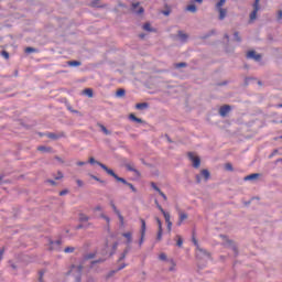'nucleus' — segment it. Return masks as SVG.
<instances>
[{
	"label": "nucleus",
	"mask_w": 282,
	"mask_h": 282,
	"mask_svg": "<svg viewBox=\"0 0 282 282\" xmlns=\"http://www.w3.org/2000/svg\"><path fill=\"white\" fill-rule=\"evenodd\" d=\"M74 251H75L74 247H66L64 250L65 253H73Z\"/></svg>",
	"instance_id": "f704fd0d"
},
{
	"label": "nucleus",
	"mask_w": 282,
	"mask_h": 282,
	"mask_svg": "<svg viewBox=\"0 0 282 282\" xmlns=\"http://www.w3.org/2000/svg\"><path fill=\"white\" fill-rule=\"evenodd\" d=\"M186 66H187V64L185 62H180L178 64L175 65L176 68H183Z\"/></svg>",
	"instance_id": "e433bc0d"
},
{
	"label": "nucleus",
	"mask_w": 282,
	"mask_h": 282,
	"mask_svg": "<svg viewBox=\"0 0 282 282\" xmlns=\"http://www.w3.org/2000/svg\"><path fill=\"white\" fill-rule=\"evenodd\" d=\"M159 259L162 260V261H166L167 256L164 252H162V253H160Z\"/></svg>",
	"instance_id": "ea45409f"
},
{
	"label": "nucleus",
	"mask_w": 282,
	"mask_h": 282,
	"mask_svg": "<svg viewBox=\"0 0 282 282\" xmlns=\"http://www.w3.org/2000/svg\"><path fill=\"white\" fill-rule=\"evenodd\" d=\"M176 239H177L176 246H177L178 248H182V247H183V238H182L181 236H176Z\"/></svg>",
	"instance_id": "cd10ccee"
},
{
	"label": "nucleus",
	"mask_w": 282,
	"mask_h": 282,
	"mask_svg": "<svg viewBox=\"0 0 282 282\" xmlns=\"http://www.w3.org/2000/svg\"><path fill=\"white\" fill-rule=\"evenodd\" d=\"M100 165V167L107 172L109 175L113 176L118 182H121L123 184H126V186H128L132 193H137V188L134 187L133 184L127 182L124 178L119 177L112 170L108 169L106 165H104V163H98Z\"/></svg>",
	"instance_id": "f257e3e1"
},
{
	"label": "nucleus",
	"mask_w": 282,
	"mask_h": 282,
	"mask_svg": "<svg viewBox=\"0 0 282 282\" xmlns=\"http://www.w3.org/2000/svg\"><path fill=\"white\" fill-rule=\"evenodd\" d=\"M143 30L151 32V31H152V29H151V23H145V24L143 25Z\"/></svg>",
	"instance_id": "4c0bfd02"
},
{
	"label": "nucleus",
	"mask_w": 282,
	"mask_h": 282,
	"mask_svg": "<svg viewBox=\"0 0 282 282\" xmlns=\"http://www.w3.org/2000/svg\"><path fill=\"white\" fill-rule=\"evenodd\" d=\"M3 252H4V249H1V250H0V260L3 259Z\"/></svg>",
	"instance_id": "13d9d810"
},
{
	"label": "nucleus",
	"mask_w": 282,
	"mask_h": 282,
	"mask_svg": "<svg viewBox=\"0 0 282 282\" xmlns=\"http://www.w3.org/2000/svg\"><path fill=\"white\" fill-rule=\"evenodd\" d=\"M166 224H167V230H169V232H171L172 231L173 223L172 221H167Z\"/></svg>",
	"instance_id": "de8ad7c7"
},
{
	"label": "nucleus",
	"mask_w": 282,
	"mask_h": 282,
	"mask_svg": "<svg viewBox=\"0 0 282 282\" xmlns=\"http://www.w3.org/2000/svg\"><path fill=\"white\" fill-rule=\"evenodd\" d=\"M77 166H84L86 165L85 161H77L76 163Z\"/></svg>",
	"instance_id": "3c124183"
},
{
	"label": "nucleus",
	"mask_w": 282,
	"mask_h": 282,
	"mask_svg": "<svg viewBox=\"0 0 282 282\" xmlns=\"http://www.w3.org/2000/svg\"><path fill=\"white\" fill-rule=\"evenodd\" d=\"M147 108H149V104L148 102H138L135 105V109H138V110H144Z\"/></svg>",
	"instance_id": "dca6fc26"
},
{
	"label": "nucleus",
	"mask_w": 282,
	"mask_h": 282,
	"mask_svg": "<svg viewBox=\"0 0 282 282\" xmlns=\"http://www.w3.org/2000/svg\"><path fill=\"white\" fill-rule=\"evenodd\" d=\"M68 194V191L67 189H64V191H61L59 192V196H65Z\"/></svg>",
	"instance_id": "8fccbe9b"
},
{
	"label": "nucleus",
	"mask_w": 282,
	"mask_h": 282,
	"mask_svg": "<svg viewBox=\"0 0 282 282\" xmlns=\"http://www.w3.org/2000/svg\"><path fill=\"white\" fill-rule=\"evenodd\" d=\"M101 218H104L108 224L110 223L109 217L105 216L104 214H101Z\"/></svg>",
	"instance_id": "5fc2aeb1"
},
{
	"label": "nucleus",
	"mask_w": 282,
	"mask_h": 282,
	"mask_svg": "<svg viewBox=\"0 0 282 282\" xmlns=\"http://www.w3.org/2000/svg\"><path fill=\"white\" fill-rule=\"evenodd\" d=\"M110 206L112 207L113 212L116 213V215L119 217L121 225L124 224V218L121 214V212H119V209L117 208V206L115 205L113 200L110 202Z\"/></svg>",
	"instance_id": "0eeeda50"
},
{
	"label": "nucleus",
	"mask_w": 282,
	"mask_h": 282,
	"mask_svg": "<svg viewBox=\"0 0 282 282\" xmlns=\"http://www.w3.org/2000/svg\"><path fill=\"white\" fill-rule=\"evenodd\" d=\"M129 120L134 121L137 123H143V120L140 118H137L133 113L129 115Z\"/></svg>",
	"instance_id": "aec40b11"
},
{
	"label": "nucleus",
	"mask_w": 282,
	"mask_h": 282,
	"mask_svg": "<svg viewBox=\"0 0 282 282\" xmlns=\"http://www.w3.org/2000/svg\"><path fill=\"white\" fill-rule=\"evenodd\" d=\"M226 4V0H219L216 3V8L219 12V19L224 20L227 17V9H223V7Z\"/></svg>",
	"instance_id": "7ed1b4c3"
},
{
	"label": "nucleus",
	"mask_w": 282,
	"mask_h": 282,
	"mask_svg": "<svg viewBox=\"0 0 282 282\" xmlns=\"http://www.w3.org/2000/svg\"><path fill=\"white\" fill-rule=\"evenodd\" d=\"M188 219V214H184V212H178V221L177 226H181L184 220Z\"/></svg>",
	"instance_id": "ddd939ff"
},
{
	"label": "nucleus",
	"mask_w": 282,
	"mask_h": 282,
	"mask_svg": "<svg viewBox=\"0 0 282 282\" xmlns=\"http://www.w3.org/2000/svg\"><path fill=\"white\" fill-rule=\"evenodd\" d=\"M126 268V264H121V267L118 269L119 271L124 269Z\"/></svg>",
	"instance_id": "0e129e2a"
},
{
	"label": "nucleus",
	"mask_w": 282,
	"mask_h": 282,
	"mask_svg": "<svg viewBox=\"0 0 282 282\" xmlns=\"http://www.w3.org/2000/svg\"><path fill=\"white\" fill-rule=\"evenodd\" d=\"M275 108H282V104H278Z\"/></svg>",
	"instance_id": "69168bd1"
},
{
	"label": "nucleus",
	"mask_w": 282,
	"mask_h": 282,
	"mask_svg": "<svg viewBox=\"0 0 282 282\" xmlns=\"http://www.w3.org/2000/svg\"><path fill=\"white\" fill-rule=\"evenodd\" d=\"M158 226H159V231H158V236H156V240L161 241L162 239V235H163V226H162V221L159 218H155Z\"/></svg>",
	"instance_id": "9d476101"
},
{
	"label": "nucleus",
	"mask_w": 282,
	"mask_h": 282,
	"mask_svg": "<svg viewBox=\"0 0 282 282\" xmlns=\"http://www.w3.org/2000/svg\"><path fill=\"white\" fill-rule=\"evenodd\" d=\"M200 174L205 177L206 181H207V180L209 178V176H210V173H209L207 170H203V171L200 172Z\"/></svg>",
	"instance_id": "7c9ffc66"
},
{
	"label": "nucleus",
	"mask_w": 282,
	"mask_h": 282,
	"mask_svg": "<svg viewBox=\"0 0 282 282\" xmlns=\"http://www.w3.org/2000/svg\"><path fill=\"white\" fill-rule=\"evenodd\" d=\"M91 177H93L94 180H96V181H100V178H98V177L95 176V175H91Z\"/></svg>",
	"instance_id": "e2e57ef3"
},
{
	"label": "nucleus",
	"mask_w": 282,
	"mask_h": 282,
	"mask_svg": "<svg viewBox=\"0 0 282 282\" xmlns=\"http://www.w3.org/2000/svg\"><path fill=\"white\" fill-rule=\"evenodd\" d=\"M47 138H51V140H57L58 137L54 133H48Z\"/></svg>",
	"instance_id": "79ce46f5"
},
{
	"label": "nucleus",
	"mask_w": 282,
	"mask_h": 282,
	"mask_svg": "<svg viewBox=\"0 0 282 282\" xmlns=\"http://www.w3.org/2000/svg\"><path fill=\"white\" fill-rule=\"evenodd\" d=\"M126 169H127L129 172H134L138 176L141 175L140 172H139L138 170H135V169L133 167V165H131V163H128V164L126 165Z\"/></svg>",
	"instance_id": "a211bd4d"
},
{
	"label": "nucleus",
	"mask_w": 282,
	"mask_h": 282,
	"mask_svg": "<svg viewBox=\"0 0 282 282\" xmlns=\"http://www.w3.org/2000/svg\"><path fill=\"white\" fill-rule=\"evenodd\" d=\"M140 223H141V238L139 240V246L141 247L143 243H144V239H145V236H147V221L144 219H140Z\"/></svg>",
	"instance_id": "39448f33"
},
{
	"label": "nucleus",
	"mask_w": 282,
	"mask_h": 282,
	"mask_svg": "<svg viewBox=\"0 0 282 282\" xmlns=\"http://www.w3.org/2000/svg\"><path fill=\"white\" fill-rule=\"evenodd\" d=\"M152 188H154L155 192L160 194L161 197L166 202L167 197L166 195L155 185V183H151Z\"/></svg>",
	"instance_id": "4468645a"
},
{
	"label": "nucleus",
	"mask_w": 282,
	"mask_h": 282,
	"mask_svg": "<svg viewBox=\"0 0 282 282\" xmlns=\"http://www.w3.org/2000/svg\"><path fill=\"white\" fill-rule=\"evenodd\" d=\"M127 239V245L132 243V234L131 232H123L122 235Z\"/></svg>",
	"instance_id": "412c9836"
},
{
	"label": "nucleus",
	"mask_w": 282,
	"mask_h": 282,
	"mask_svg": "<svg viewBox=\"0 0 282 282\" xmlns=\"http://www.w3.org/2000/svg\"><path fill=\"white\" fill-rule=\"evenodd\" d=\"M37 151H40V152H50V151H52V148L41 145V147L37 148Z\"/></svg>",
	"instance_id": "bb28decb"
},
{
	"label": "nucleus",
	"mask_w": 282,
	"mask_h": 282,
	"mask_svg": "<svg viewBox=\"0 0 282 282\" xmlns=\"http://www.w3.org/2000/svg\"><path fill=\"white\" fill-rule=\"evenodd\" d=\"M61 245H62V242L59 240L51 241L48 250L50 251H59L61 250Z\"/></svg>",
	"instance_id": "6e6552de"
},
{
	"label": "nucleus",
	"mask_w": 282,
	"mask_h": 282,
	"mask_svg": "<svg viewBox=\"0 0 282 282\" xmlns=\"http://www.w3.org/2000/svg\"><path fill=\"white\" fill-rule=\"evenodd\" d=\"M67 64H68L70 67H78V66L82 65V62L73 61V62H67Z\"/></svg>",
	"instance_id": "a878e982"
},
{
	"label": "nucleus",
	"mask_w": 282,
	"mask_h": 282,
	"mask_svg": "<svg viewBox=\"0 0 282 282\" xmlns=\"http://www.w3.org/2000/svg\"><path fill=\"white\" fill-rule=\"evenodd\" d=\"M99 127H100L101 131L105 133V135H110L111 132L109 130H107V128L105 126L99 124Z\"/></svg>",
	"instance_id": "2f4dec72"
},
{
	"label": "nucleus",
	"mask_w": 282,
	"mask_h": 282,
	"mask_svg": "<svg viewBox=\"0 0 282 282\" xmlns=\"http://www.w3.org/2000/svg\"><path fill=\"white\" fill-rule=\"evenodd\" d=\"M89 163L90 164H95L96 163L98 166H100L99 164H102V163H99V161H96V159L94 156L89 158Z\"/></svg>",
	"instance_id": "72a5a7b5"
},
{
	"label": "nucleus",
	"mask_w": 282,
	"mask_h": 282,
	"mask_svg": "<svg viewBox=\"0 0 282 282\" xmlns=\"http://www.w3.org/2000/svg\"><path fill=\"white\" fill-rule=\"evenodd\" d=\"M192 3H198V4H202L203 3V0H191Z\"/></svg>",
	"instance_id": "6e6d98bb"
},
{
	"label": "nucleus",
	"mask_w": 282,
	"mask_h": 282,
	"mask_svg": "<svg viewBox=\"0 0 282 282\" xmlns=\"http://www.w3.org/2000/svg\"><path fill=\"white\" fill-rule=\"evenodd\" d=\"M259 3H260V0H254L253 11L250 14V21H254L257 19V13L260 10Z\"/></svg>",
	"instance_id": "423d86ee"
},
{
	"label": "nucleus",
	"mask_w": 282,
	"mask_h": 282,
	"mask_svg": "<svg viewBox=\"0 0 282 282\" xmlns=\"http://www.w3.org/2000/svg\"><path fill=\"white\" fill-rule=\"evenodd\" d=\"M163 14L169 17L170 15V11H163Z\"/></svg>",
	"instance_id": "680f3d73"
},
{
	"label": "nucleus",
	"mask_w": 282,
	"mask_h": 282,
	"mask_svg": "<svg viewBox=\"0 0 282 282\" xmlns=\"http://www.w3.org/2000/svg\"><path fill=\"white\" fill-rule=\"evenodd\" d=\"M234 39L236 42L240 43L241 42V37L239 36V33L238 32H235L234 33Z\"/></svg>",
	"instance_id": "c9c22d12"
},
{
	"label": "nucleus",
	"mask_w": 282,
	"mask_h": 282,
	"mask_svg": "<svg viewBox=\"0 0 282 282\" xmlns=\"http://www.w3.org/2000/svg\"><path fill=\"white\" fill-rule=\"evenodd\" d=\"M82 272H83L82 265L76 267L75 264H73L70 274H73V276H75L76 282H82Z\"/></svg>",
	"instance_id": "f03ea898"
},
{
	"label": "nucleus",
	"mask_w": 282,
	"mask_h": 282,
	"mask_svg": "<svg viewBox=\"0 0 282 282\" xmlns=\"http://www.w3.org/2000/svg\"><path fill=\"white\" fill-rule=\"evenodd\" d=\"M278 20H282V11H278Z\"/></svg>",
	"instance_id": "4d7b16f0"
},
{
	"label": "nucleus",
	"mask_w": 282,
	"mask_h": 282,
	"mask_svg": "<svg viewBox=\"0 0 282 282\" xmlns=\"http://www.w3.org/2000/svg\"><path fill=\"white\" fill-rule=\"evenodd\" d=\"M76 184L79 188L84 186V182L82 180H76Z\"/></svg>",
	"instance_id": "a18cd8bd"
},
{
	"label": "nucleus",
	"mask_w": 282,
	"mask_h": 282,
	"mask_svg": "<svg viewBox=\"0 0 282 282\" xmlns=\"http://www.w3.org/2000/svg\"><path fill=\"white\" fill-rule=\"evenodd\" d=\"M196 181L199 183L202 182V177L199 175L196 176Z\"/></svg>",
	"instance_id": "052dcab7"
},
{
	"label": "nucleus",
	"mask_w": 282,
	"mask_h": 282,
	"mask_svg": "<svg viewBox=\"0 0 282 282\" xmlns=\"http://www.w3.org/2000/svg\"><path fill=\"white\" fill-rule=\"evenodd\" d=\"M186 11L192 12V13H196L197 12V6L194 3H191L186 7Z\"/></svg>",
	"instance_id": "f3484780"
},
{
	"label": "nucleus",
	"mask_w": 282,
	"mask_h": 282,
	"mask_svg": "<svg viewBox=\"0 0 282 282\" xmlns=\"http://www.w3.org/2000/svg\"><path fill=\"white\" fill-rule=\"evenodd\" d=\"M170 262L172 263V268H170V271H175L176 264H175L174 260L172 259Z\"/></svg>",
	"instance_id": "09e8293b"
},
{
	"label": "nucleus",
	"mask_w": 282,
	"mask_h": 282,
	"mask_svg": "<svg viewBox=\"0 0 282 282\" xmlns=\"http://www.w3.org/2000/svg\"><path fill=\"white\" fill-rule=\"evenodd\" d=\"M259 177V174H250L245 177V181H253Z\"/></svg>",
	"instance_id": "393cba45"
},
{
	"label": "nucleus",
	"mask_w": 282,
	"mask_h": 282,
	"mask_svg": "<svg viewBox=\"0 0 282 282\" xmlns=\"http://www.w3.org/2000/svg\"><path fill=\"white\" fill-rule=\"evenodd\" d=\"M128 254V250H124L123 253H121L120 261L124 260Z\"/></svg>",
	"instance_id": "37998d69"
},
{
	"label": "nucleus",
	"mask_w": 282,
	"mask_h": 282,
	"mask_svg": "<svg viewBox=\"0 0 282 282\" xmlns=\"http://www.w3.org/2000/svg\"><path fill=\"white\" fill-rule=\"evenodd\" d=\"M98 2H100V0H93L91 3H90V6H91L93 8H105V4H100V3H98Z\"/></svg>",
	"instance_id": "5701e85b"
},
{
	"label": "nucleus",
	"mask_w": 282,
	"mask_h": 282,
	"mask_svg": "<svg viewBox=\"0 0 282 282\" xmlns=\"http://www.w3.org/2000/svg\"><path fill=\"white\" fill-rule=\"evenodd\" d=\"M94 212H95V213H96V212H102V206H100V205L95 206V207H94Z\"/></svg>",
	"instance_id": "c03bdc74"
},
{
	"label": "nucleus",
	"mask_w": 282,
	"mask_h": 282,
	"mask_svg": "<svg viewBox=\"0 0 282 282\" xmlns=\"http://www.w3.org/2000/svg\"><path fill=\"white\" fill-rule=\"evenodd\" d=\"M78 219H79V221H82V223H87V221H89V217H88L86 214H79Z\"/></svg>",
	"instance_id": "b1692460"
},
{
	"label": "nucleus",
	"mask_w": 282,
	"mask_h": 282,
	"mask_svg": "<svg viewBox=\"0 0 282 282\" xmlns=\"http://www.w3.org/2000/svg\"><path fill=\"white\" fill-rule=\"evenodd\" d=\"M24 52H26V54L36 53V48L28 46L26 48H24Z\"/></svg>",
	"instance_id": "c756f323"
},
{
	"label": "nucleus",
	"mask_w": 282,
	"mask_h": 282,
	"mask_svg": "<svg viewBox=\"0 0 282 282\" xmlns=\"http://www.w3.org/2000/svg\"><path fill=\"white\" fill-rule=\"evenodd\" d=\"M247 58H252L254 61H260L261 59V55L257 54L254 51H249L247 53Z\"/></svg>",
	"instance_id": "f8f14e48"
},
{
	"label": "nucleus",
	"mask_w": 282,
	"mask_h": 282,
	"mask_svg": "<svg viewBox=\"0 0 282 282\" xmlns=\"http://www.w3.org/2000/svg\"><path fill=\"white\" fill-rule=\"evenodd\" d=\"M47 182L51 183L52 186H55V184H56V183H55L54 181H52V180H48Z\"/></svg>",
	"instance_id": "bf43d9fd"
},
{
	"label": "nucleus",
	"mask_w": 282,
	"mask_h": 282,
	"mask_svg": "<svg viewBox=\"0 0 282 282\" xmlns=\"http://www.w3.org/2000/svg\"><path fill=\"white\" fill-rule=\"evenodd\" d=\"M84 95H86L88 98L94 97V90L91 88L84 89Z\"/></svg>",
	"instance_id": "4be33fe9"
},
{
	"label": "nucleus",
	"mask_w": 282,
	"mask_h": 282,
	"mask_svg": "<svg viewBox=\"0 0 282 282\" xmlns=\"http://www.w3.org/2000/svg\"><path fill=\"white\" fill-rule=\"evenodd\" d=\"M94 258H95V254H93V253L87 254V256L85 257V259H87V260H89V259H94Z\"/></svg>",
	"instance_id": "864d4df0"
},
{
	"label": "nucleus",
	"mask_w": 282,
	"mask_h": 282,
	"mask_svg": "<svg viewBox=\"0 0 282 282\" xmlns=\"http://www.w3.org/2000/svg\"><path fill=\"white\" fill-rule=\"evenodd\" d=\"M64 177L62 172L57 173V176H54L55 180H62Z\"/></svg>",
	"instance_id": "49530a36"
},
{
	"label": "nucleus",
	"mask_w": 282,
	"mask_h": 282,
	"mask_svg": "<svg viewBox=\"0 0 282 282\" xmlns=\"http://www.w3.org/2000/svg\"><path fill=\"white\" fill-rule=\"evenodd\" d=\"M177 36L182 42H186L188 40V35L183 33L182 31H178Z\"/></svg>",
	"instance_id": "6ab92c4d"
},
{
	"label": "nucleus",
	"mask_w": 282,
	"mask_h": 282,
	"mask_svg": "<svg viewBox=\"0 0 282 282\" xmlns=\"http://www.w3.org/2000/svg\"><path fill=\"white\" fill-rule=\"evenodd\" d=\"M138 8H139V10H138ZM132 11L138 14L144 13V9H143V7H140V2L132 3Z\"/></svg>",
	"instance_id": "9b49d317"
},
{
	"label": "nucleus",
	"mask_w": 282,
	"mask_h": 282,
	"mask_svg": "<svg viewBox=\"0 0 282 282\" xmlns=\"http://www.w3.org/2000/svg\"><path fill=\"white\" fill-rule=\"evenodd\" d=\"M187 156L192 162L193 167L199 169V166L202 165V159H199V156H197L194 152H188Z\"/></svg>",
	"instance_id": "20e7f679"
},
{
	"label": "nucleus",
	"mask_w": 282,
	"mask_h": 282,
	"mask_svg": "<svg viewBox=\"0 0 282 282\" xmlns=\"http://www.w3.org/2000/svg\"><path fill=\"white\" fill-rule=\"evenodd\" d=\"M1 56L4 57L6 59H9V53L7 51H2Z\"/></svg>",
	"instance_id": "a19ab883"
},
{
	"label": "nucleus",
	"mask_w": 282,
	"mask_h": 282,
	"mask_svg": "<svg viewBox=\"0 0 282 282\" xmlns=\"http://www.w3.org/2000/svg\"><path fill=\"white\" fill-rule=\"evenodd\" d=\"M162 214H163V216L165 218V221L170 223L171 221V215L169 214V212H163Z\"/></svg>",
	"instance_id": "473e14b6"
},
{
	"label": "nucleus",
	"mask_w": 282,
	"mask_h": 282,
	"mask_svg": "<svg viewBox=\"0 0 282 282\" xmlns=\"http://www.w3.org/2000/svg\"><path fill=\"white\" fill-rule=\"evenodd\" d=\"M156 207L160 209V212L163 214V212H165L164 210V208L156 202Z\"/></svg>",
	"instance_id": "603ef678"
},
{
	"label": "nucleus",
	"mask_w": 282,
	"mask_h": 282,
	"mask_svg": "<svg viewBox=\"0 0 282 282\" xmlns=\"http://www.w3.org/2000/svg\"><path fill=\"white\" fill-rule=\"evenodd\" d=\"M231 111V107L229 105L220 106V117H226Z\"/></svg>",
	"instance_id": "1a4fd4ad"
},
{
	"label": "nucleus",
	"mask_w": 282,
	"mask_h": 282,
	"mask_svg": "<svg viewBox=\"0 0 282 282\" xmlns=\"http://www.w3.org/2000/svg\"><path fill=\"white\" fill-rule=\"evenodd\" d=\"M117 247H118V242L115 243L113 248L117 249Z\"/></svg>",
	"instance_id": "338daca9"
},
{
	"label": "nucleus",
	"mask_w": 282,
	"mask_h": 282,
	"mask_svg": "<svg viewBox=\"0 0 282 282\" xmlns=\"http://www.w3.org/2000/svg\"><path fill=\"white\" fill-rule=\"evenodd\" d=\"M225 170L226 171H234V167H232L231 163H226L225 164Z\"/></svg>",
	"instance_id": "58836bf2"
},
{
	"label": "nucleus",
	"mask_w": 282,
	"mask_h": 282,
	"mask_svg": "<svg viewBox=\"0 0 282 282\" xmlns=\"http://www.w3.org/2000/svg\"><path fill=\"white\" fill-rule=\"evenodd\" d=\"M192 240H193L194 246L196 247V250L206 254V251L204 249L199 248V242L197 241V239L195 237H193Z\"/></svg>",
	"instance_id": "2eb2a0df"
},
{
	"label": "nucleus",
	"mask_w": 282,
	"mask_h": 282,
	"mask_svg": "<svg viewBox=\"0 0 282 282\" xmlns=\"http://www.w3.org/2000/svg\"><path fill=\"white\" fill-rule=\"evenodd\" d=\"M126 96V90L124 89H118V91H117V97H119V98H122V97H124Z\"/></svg>",
	"instance_id": "c85d7f7f"
},
{
	"label": "nucleus",
	"mask_w": 282,
	"mask_h": 282,
	"mask_svg": "<svg viewBox=\"0 0 282 282\" xmlns=\"http://www.w3.org/2000/svg\"><path fill=\"white\" fill-rule=\"evenodd\" d=\"M144 36H145V35H143V34H142V35H140V37H141V39H144Z\"/></svg>",
	"instance_id": "774afa93"
}]
</instances>
